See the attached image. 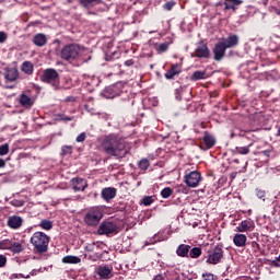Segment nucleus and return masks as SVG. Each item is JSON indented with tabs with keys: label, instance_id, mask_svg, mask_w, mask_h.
<instances>
[{
	"label": "nucleus",
	"instance_id": "nucleus-1",
	"mask_svg": "<svg viewBox=\"0 0 280 280\" xmlns=\"http://www.w3.org/2000/svg\"><path fill=\"white\" fill-rule=\"evenodd\" d=\"M102 148L109 156H126V144L117 136L105 137Z\"/></svg>",
	"mask_w": 280,
	"mask_h": 280
},
{
	"label": "nucleus",
	"instance_id": "nucleus-2",
	"mask_svg": "<svg viewBox=\"0 0 280 280\" xmlns=\"http://www.w3.org/2000/svg\"><path fill=\"white\" fill-rule=\"evenodd\" d=\"M31 244H33L37 253H47L49 236L43 232H35L31 237Z\"/></svg>",
	"mask_w": 280,
	"mask_h": 280
},
{
	"label": "nucleus",
	"instance_id": "nucleus-3",
	"mask_svg": "<svg viewBox=\"0 0 280 280\" xmlns=\"http://www.w3.org/2000/svg\"><path fill=\"white\" fill-rule=\"evenodd\" d=\"M82 51H83L82 46L78 44L66 45L61 49V58L62 60H78Z\"/></svg>",
	"mask_w": 280,
	"mask_h": 280
},
{
	"label": "nucleus",
	"instance_id": "nucleus-4",
	"mask_svg": "<svg viewBox=\"0 0 280 280\" xmlns=\"http://www.w3.org/2000/svg\"><path fill=\"white\" fill-rule=\"evenodd\" d=\"M103 217L104 213L102 212V209H100L98 207H94L91 208L85 214L84 222L89 226H97Z\"/></svg>",
	"mask_w": 280,
	"mask_h": 280
},
{
	"label": "nucleus",
	"instance_id": "nucleus-5",
	"mask_svg": "<svg viewBox=\"0 0 280 280\" xmlns=\"http://www.w3.org/2000/svg\"><path fill=\"white\" fill-rule=\"evenodd\" d=\"M42 81L46 82L47 84H52L55 89H58V84H60L58 71L55 69H46L42 75Z\"/></svg>",
	"mask_w": 280,
	"mask_h": 280
},
{
	"label": "nucleus",
	"instance_id": "nucleus-6",
	"mask_svg": "<svg viewBox=\"0 0 280 280\" xmlns=\"http://www.w3.org/2000/svg\"><path fill=\"white\" fill-rule=\"evenodd\" d=\"M202 180V175L198 171H191L189 174L185 175V183L187 187H191L192 189L200 185Z\"/></svg>",
	"mask_w": 280,
	"mask_h": 280
},
{
	"label": "nucleus",
	"instance_id": "nucleus-7",
	"mask_svg": "<svg viewBox=\"0 0 280 280\" xmlns=\"http://www.w3.org/2000/svg\"><path fill=\"white\" fill-rule=\"evenodd\" d=\"M222 257H224V252L221 249V247L217 246L208 252V258L206 261L207 264H212L215 266L217 264H220Z\"/></svg>",
	"mask_w": 280,
	"mask_h": 280
},
{
	"label": "nucleus",
	"instance_id": "nucleus-8",
	"mask_svg": "<svg viewBox=\"0 0 280 280\" xmlns=\"http://www.w3.org/2000/svg\"><path fill=\"white\" fill-rule=\"evenodd\" d=\"M110 233H117V224L103 222L98 228V235H110Z\"/></svg>",
	"mask_w": 280,
	"mask_h": 280
},
{
	"label": "nucleus",
	"instance_id": "nucleus-9",
	"mask_svg": "<svg viewBox=\"0 0 280 280\" xmlns=\"http://www.w3.org/2000/svg\"><path fill=\"white\" fill-rule=\"evenodd\" d=\"M238 233H248V231H255V222L250 219L242 221L238 226H236Z\"/></svg>",
	"mask_w": 280,
	"mask_h": 280
},
{
	"label": "nucleus",
	"instance_id": "nucleus-10",
	"mask_svg": "<svg viewBox=\"0 0 280 280\" xmlns=\"http://www.w3.org/2000/svg\"><path fill=\"white\" fill-rule=\"evenodd\" d=\"M182 71L183 67L178 63H174L171 66V69L166 71L164 77L166 78V80H174V77L180 75Z\"/></svg>",
	"mask_w": 280,
	"mask_h": 280
},
{
	"label": "nucleus",
	"instance_id": "nucleus-11",
	"mask_svg": "<svg viewBox=\"0 0 280 280\" xmlns=\"http://www.w3.org/2000/svg\"><path fill=\"white\" fill-rule=\"evenodd\" d=\"M7 224L10 229H21V226H23V218L19 215H11L8 218Z\"/></svg>",
	"mask_w": 280,
	"mask_h": 280
},
{
	"label": "nucleus",
	"instance_id": "nucleus-12",
	"mask_svg": "<svg viewBox=\"0 0 280 280\" xmlns=\"http://www.w3.org/2000/svg\"><path fill=\"white\" fill-rule=\"evenodd\" d=\"M213 54L214 60H222L224 58V54H226V47L224 46V44H222V42L218 43L214 46Z\"/></svg>",
	"mask_w": 280,
	"mask_h": 280
},
{
	"label": "nucleus",
	"instance_id": "nucleus-13",
	"mask_svg": "<svg viewBox=\"0 0 280 280\" xmlns=\"http://www.w3.org/2000/svg\"><path fill=\"white\" fill-rule=\"evenodd\" d=\"M72 189L75 191H84L89 186L86 182L82 178H72L71 179Z\"/></svg>",
	"mask_w": 280,
	"mask_h": 280
},
{
	"label": "nucleus",
	"instance_id": "nucleus-14",
	"mask_svg": "<svg viewBox=\"0 0 280 280\" xmlns=\"http://www.w3.org/2000/svg\"><path fill=\"white\" fill-rule=\"evenodd\" d=\"M195 54L197 58H209V47L201 43L197 46Z\"/></svg>",
	"mask_w": 280,
	"mask_h": 280
},
{
	"label": "nucleus",
	"instance_id": "nucleus-15",
	"mask_svg": "<svg viewBox=\"0 0 280 280\" xmlns=\"http://www.w3.org/2000/svg\"><path fill=\"white\" fill-rule=\"evenodd\" d=\"M113 272V267L110 266H100L97 268V275L101 279H110V275Z\"/></svg>",
	"mask_w": 280,
	"mask_h": 280
},
{
	"label": "nucleus",
	"instance_id": "nucleus-16",
	"mask_svg": "<svg viewBox=\"0 0 280 280\" xmlns=\"http://www.w3.org/2000/svg\"><path fill=\"white\" fill-rule=\"evenodd\" d=\"M221 43L224 44L225 49H231V47H235L240 43V38L237 35H231L229 38H224Z\"/></svg>",
	"mask_w": 280,
	"mask_h": 280
},
{
	"label": "nucleus",
	"instance_id": "nucleus-17",
	"mask_svg": "<svg viewBox=\"0 0 280 280\" xmlns=\"http://www.w3.org/2000/svg\"><path fill=\"white\" fill-rule=\"evenodd\" d=\"M103 95L106 100H113L119 95V91H117V86L110 85L104 90Z\"/></svg>",
	"mask_w": 280,
	"mask_h": 280
},
{
	"label": "nucleus",
	"instance_id": "nucleus-18",
	"mask_svg": "<svg viewBox=\"0 0 280 280\" xmlns=\"http://www.w3.org/2000/svg\"><path fill=\"white\" fill-rule=\"evenodd\" d=\"M4 78L8 82H14L19 78V70L15 68L7 69Z\"/></svg>",
	"mask_w": 280,
	"mask_h": 280
},
{
	"label": "nucleus",
	"instance_id": "nucleus-19",
	"mask_svg": "<svg viewBox=\"0 0 280 280\" xmlns=\"http://www.w3.org/2000/svg\"><path fill=\"white\" fill-rule=\"evenodd\" d=\"M33 43L36 47H45V45H47V36L43 33H38L34 36Z\"/></svg>",
	"mask_w": 280,
	"mask_h": 280
},
{
	"label": "nucleus",
	"instance_id": "nucleus-20",
	"mask_svg": "<svg viewBox=\"0 0 280 280\" xmlns=\"http://www.w3.org/2000/svg\"><path fill=\"white\" fill-rule=\"evenodd\" d=\"M115 196H117V189L115 188H104L102 190V198L104 200H113V198H115Z\"/></svg>",
	"mask_w": 280,
	"mask_h": 280
},
{
	"label": "nucleus",
	"instance_id": "nucleus-21",
	"mask_svg": "<svg viewBox=\"0 0 280 280\" xmlns=\"http://www.w3.org/2000/svg\"><path fill=\"white\" fill-rule=\"evenodd\" d=\"M191 248V246L186 245V244H180L177 249L176 253L178 255V257H189V249Z\"/></svg>",
	"mask_w": 280,
	"mask_h": 280
},
{
	"label": "nucleus",
	"instance_id": "nucleus-22",
	"mask_svg": "<svg viewBox=\"0 0 280 280\" xmlns=\"http://www.w3.org/2000/svg\"><path fill=\"white\" fill-rule=\"evenodd\" d=\"M247 237L245 234H236L233 238V242L235 244V246L242 247V246H246V242H247Z\"/></svg>",
	"mask_w": 280,
	"mask_h": 280
},
{
	"label": "nucleus",
	"instance_id": "nucleus-23",
	"mask_svg": "<svg viewBox=\"0 0 280 280\" xmlns=\"http://www.w3.org/2000/svg\"><path fill=\"white\" fill-rule=\"evenodd\" d=\"M209 75H207V71H195L190 77L192 82H197V80H207Z\"/></svg>",
	"mask_w": 280,
	"mask_h": 280
},
{
	"label": "nucleus",
	"instance_id": "nucleus-24",
	"mask_svg": "<svg viewBox=\"0 0 280 280\" xmlns=\"http://www.w3.org/2000/svg\"><path fill=\"white\" fill-rule=\"evenodd\" d=\"M22 71L27 73V75H31V73H34V65H32L30 61H24L22 63Z\"/></svg>",
	"mask_w": 280,
	"mask_h": 280
},
{
	"label": "nucleus",
	"instance_id": "nucleus-25",
	"mask_svg": "<svg viewBox=\"0 0 280 280\" xmlns=\"http://www.w3.org/2000/svg\"><path fill=\"white\" fill-rule=\"evenodd\" d=\"M202 255V249L200 247H194L188 252V257L191 259H198Z\"/></svg>",
	"mask_w": 280,
	"mask_h": 280
},
{
	"label": "nucleus",
	"instance_id": "nucleus-26",
	"mask_svg": "<svg viewBox=\"0 0 280 280\" xmlns=\"http://www.w3.org/2000/svg\"><path fill=\"white\" fill-rule=\"evenodd\" d=\"M203 142L207 145V148H213L215 145V138L213 136L206 133L203 137Z\"/></svg>",
	"mask_w": 280,
	"mask_h": 280
},
{
	"label": "nucleus",
	"instance_id": "nucleus-27",
	"mask_svg": "<svg viewBox=\"0 0 280 280\" xmlns=\"http://www.w3.org/2000/svg\"><path fill=\"white\" fill-rule=\"evenodd\" d=\"M79 3L83 8H93L95 3H102V0H79Z\"/></svg>",
	"mask_w": 280,
	"mask_h": 280
},
{
	"label": "nucleus",
	"instance_id": "nucleus-28",
	"mask_svg": "<svg viewBox=\"0 0 280 280\" xmlns=\"http://www.w3.org/2000/svg\"><path fill=\"white\" fill-rule=\"evenodd\" d=\"M20 104L22 106H26V108H30V106H32L34 103L32 102V98H30V96L22 94L20 97Z\"/></svg>",
	"mask_w": 280,
	"mask_h": 280
},
{
	"label": "nucleus",
	"instance_id": "nucleus-29",
	"mask_svg": "<svg viewBox=\"0 0 280 280\" xmlns=\"http://www.w3.org/2000/svg\"><path fill=\"white\" fill-rule=\"evenodd\" d=\"M82 261L78 256H66L62 258L63 264H80Z\"/></svg>",
	"mask_w": 280,
	"mask_h": 280
},
{
	"label": "nucleus",
	"instance_id": "nucleus-30",
	"mask_svg": "<svg viewBox=\"0 0 280 280\" xmlns=\"http://www.w3.org/2000/svg\"><path fill=\"white\" fill-rule=\"evenodd\" d=\"M40 229H44V231H51L54 228V223L49 220H42L39 223Z\"/></svg>",
	"mask_w": 280,
	"mask_h": 280
},
{
	"label": "nucleus",
	"instance_id": "nucleus-31",
	"mask_svg": "<svg viewBox=\"0 0 280 280\" xmlns=\"http://www.w3.org/2000/svg\"><path fill=\"white\" fill-rule=\"evenodd\" d=\"M12 253H21L23 250V245L20 242L11 241V249Z\"/></svg>",
	"mask_w": 280,
	"mask_h": 280
},
{
	"label": "nucleus",
	"instance_id": "nucleus-32",
	"mask_svg": "<svg viewBox=\"0 0 280 280\" xmlns=\"http://www.w3.org/2000/svg\"><path fill=\"white\" fill-rule=\"evenodd\" d=\"M12 246V241L3 240L0 242V250H10Z\"/></svg>",
	"mask_w": 280,
	"mask_h": 280
},
{
	"label": "nucleus",
	"instance_id": "nucleus-33",
	"mask_svg": "<svg viewBox=\"0 0 280 280\" xmlns=\"http://www.w3.org/2000/svg\"><path fill=\"white\" fill-rule=\"evenodd\" d=\"M172 194H174V190L170 187H166V188L162 189V191H161L162 198H170V196H172Z\"/></svg>",
	"mask_w": 280,
	"mask_h": 280
},
{
	"label": "nucleus",
	"instance_id": "nucleus-34",
	"mask_svg": "<svg viewBox=\"0 0 280 280\" xmlns=\"http://www.w3.org/2000/svg\"><path fill=\"white\" fill-rule=\"evenodd\" d=\"M10 152V145L8 143L0 145V156H5Z\"/></svg>",
	"mask_w": 280,
	"mask_h": 280
},
{
	"label": "nucleus",
	"instance_id": "nucleus-35",
	"mask_svg": "<svg viewBox=\"0 0 280 280\" xmlns=\"http://www.w3.org/2000/svg\"><path fill=\"white\" fill-rule=\"evenodd\" d=\"M139 167L140 170H148V167H150V161H148V159H142L139 162Z\"/></svg>",
	"mask_w": 280,
	"mask_h": 280
},
{
	"label": "nucleus",
	"instance_id": "nucleus-36",
	"mask_svg": "<svg viewBox=\"0 0 280 280\" xmlns=\"http://www.w3.org/2000/svg\"><path fill=\"white\" fill-rule=\"evenodd\" d=\"M236 152L238 154H248V152H250V149H248V147H238L236 148Z\"/></svg>",
	"mask_w": 280,
	"mask_h": 280
},
{
	"label": "nucleus",
	"instance_id": "nucleus-37",
	"mask_svg": "<svg viewBox=\"0 0 280 280\" xmlns=\"http://www.w3.org/2000/svg\"><path fill=\"white\" fill-rule=\"evenodd\" d=\"M154 202V199L152 197H144L142 199V205H144V207H150V205H152Z\"/></svg>",
	"mask_w": 280,
	"mask_h": 280
},
{
	"label": "nucleus",
	"instance_id": "nucleus-38",
	"mask_svg": "<svg viewBox=\"0 0 280 280\" xmlns=\"http://www.w3.org/2000/svg\"><path fill=\"white\" fill-rule=\"evenodd\" d=\"M11 205L13 207H23L25 205V201L24 200L14 199V200L11 201Z\"/></svg>",
	"mask_w": 280,
	"mask_h": 280
},
{
	"label": "nucleus",
	"instance_id": "nucleus-39",
	"mask_svg": "<svg viewBox=\"0 0 280 280\" xmlns=\"http://www.w3.org/2000/svg\"><path fill=\"white\" fill-rule=\"evenodd\" d=\"M225 10H233L235 12V10H237V5H235L234 3L231 4V2H229V0L225 2Z\"/></svg>",
	"mask_w": 280,
	"mask_h": 280
},
{
	"label": "nucleus",
	"instance_id": "nucleus-40",
	"mask_svg": "<svg viewBox=\"0 0 280 280\" xmlns=\"http://www.w3.org/2000/svg\"><path fill=\"white\" fill-rule=\"evenodd\" d=\"M256 196H257V198L264 199V198H266V191L257 188Z\"/></svg>",
	"mask_w": 280,
	"mask_h": 280
},
{
	"label": "nucleus",
	"instance_id": "nucleus-41",
	"mask_svg": "<svg viewBox=\"0 0 280 280\" xmlns=\"http://www.w3.org/2000/svg\"><path fill=\"white\" fill-rule=\"evenodd\" d=\"M174 5H176V2H174V1L166 2V3L164 4V10L170 11V10H172V9L174 8Z\"/></svg>",
	"mask_w": 280,
	"mask_h": 280
},
{
	"label": "nucleus",
	"instance_id": "nucleus-42",
	"mask_svg": "<svg viewBox=\"0 0 280 280\" xmlns=\"http://www.w3.org/2000/svg\"><path fill=\"white\" fill-rule=\"evenodd\" d=\"M85 139H86V133L82 132V133H80V135L77 137V142H78V143H82V142L85 141Z\"/></svg>",
	"mask_w": 280,
	"mask_h": 280
},
{
	"label": "nucleus",
	"instance_id": "nucleus-43",
	"mask_svg": "<svg viewBox=\"0 0 280 280\" xmlns=\"http://www.w3.org/2000/svg\"><path fill=\"white\" fill-rule=\"evenodd\" d=\"M8 262V258H5L4 255H0V268H3L5 264Z\"/></svg>",
	"mask_w": 280,
	"mask_h": 280
},
{
	"label": "nucleus",
	"instance_id": "nucleus-44",
	"mask_svg": "<svg viewBox=\"0 0 280 280\" xmlns=\"http://www.w3.org/2000/svg\"><path fill=\"white\" fill-rule=\"evenodd\" d=\"M8 40V34L5 32H0V43H5Z\"/></svg>",
	"mask_w": 280,
	"mask_h": 280
},
{
	"label": "nucleus",
	"instance_id": "nucleus-45",
	"mask_svg": "<svg viewBox=\"0 0 280 280\" xmlns=\"http://www.w3.org/2000/svg\"><path fill=\"white\" fill-rule=\"evenodd\" d=\"M229 3H233L234 5H242L244 3L243 0H228Z\"/></svg>",
	"mask_w": 280,
	"mask_h": 280
},
{
	"label": "nucleus",
	"instance_id": "nucleus-46",
	"mask_svg": "<svg viewBox=\"0 0 280 280\" xmlns=\"http://www.w3.org/2000/svg\"><path fill=\"white\" fill-rule=\"evenodd\" d=\"M168 47H170V45H167V44H161L159 46V51H167Z\"/></svg>",
	"mask_w": 280,
	"mask_h": 280
},
{
	"label": "nucleus",
	"instance_id": "nucleus-47",
	"mask_svg": "<svg viewBox=\"0 0 280 280\" xmlns=\"http://www.w3.org/2000/svg\"><path fill=\"white\" fill-rule=\"evenodd\" d=\"M63 154H71V147H65L62 149Z\"/></svg>",
	"mask_w": 280,
	"mask_h": 280
},
{
	"label": "nucleus",
	"instance_id": "nucleus-48",
	"mask_svg": "<svg viewBox=\"0 0 280 280\" xmlns=\"http://www.w3.org/2000/svg\"><path fill=\"white\" fill-rule=\"evenodd\" d=\"M202 278H203L205 280H213V275H211V273H206V275L202 276Z\"/></svg>",
	"mask_w": 280,
	"mask_h": 280
},
{
	"label": "nucleus",
	"instance_id": "nucleus-49",
	"mask_svg": "<svg viewBox=\"0 0 280 280\" xmlns=\"http://www.w3.org/2000/svg\"><path fill=\"white\" fill-rule=\"evenodd\" d=\"M0 167H5V161L3 159H0Z\"/></svg>",
	"mask_w": 280,
	"mask_h": 280
},
{
	"label": "nucleus",
	"instance_id": "nucleus-50",
	"mask_svg": "<svg viewBox=\"0 0 280 280\" xmlns=\"http://www.w3.org/2000/svg\"><path fill=\"white\" fill-rule=\"evenodd\" d=\"M153 280H165L163 276H155Z\"/></svg>",
	"mask_w": 280,
	"mask_h": 280
},
{
	"label": "nucleus",
	"instance_id": "nucleus-51",
	"mask_svg": "<svg viewBox=\"0 0 280 280\" xmlns=\"http://www.w3.org/2000/svg\"><path fill=\"white\" fill-rule=\"evenodd\" d=\"M71 119H72L71 117H65L63 121H71Z\"/></svg>",
	"mask_w": 280,
	"mask_h": 280
},
{
	"label": "nucleus",
	"instance_id": "nucleus-52",
	"mask_svg": "<svg viewBox=\"0 0 280 280\" xmlns=\"http://www.w3.org/2000/svg\"><path fill=\"white\" fill-rule=\"evenodd\" d=\"M73 1H75V0H68V3H73Z\"/></svg>",
	"mask_w": 280,
	"mask_h": 280
},
{
	"label": "nucleus",
	"instance_id": "nucleus-53",
	"mask_svg": "<svg viewBox=\"0 0 280 280\" xmlns=\"http://www.w3.org/2000/svg\"><path fill=\"white\" fill-rule=\"evenodd\" d=\"M217 5H222V3L219 2V3H217Z\"/></svg>",
	"mask_w": 280,
	"mask_h": 280
},
{
	"label": "nucleus",
	"instance_id": "nucleus-54",
	"mask_svg": "<svg viewBox=\"0 0 280 280\" xmlns=\"http://www.w3.org/2000/svg\"><path fill=\"white\" fill-rule=\"evenodd\" d=\"M275 266H280L279 264L275 262Z\"/></svg>",
	"mask_w": 280,
	"mask_h": 280
},
{
	"label": "nucleus",
	"instance_id": "nucleus-55",
	"mask_svg": "<svg viewBox=\"0 0 280 280\" xmlns=\"http://www.w3.org/2000/svg\"><path fill=\"white\" fill-rule=\"evenodd\" d=\"M126 65H130V62L126 61Z\"/></svg>",
	"mask_w": 280,
	"mask_h": 280
},
{
	"label": "nucleus",
	"instance_id": "nucleus-56",
	"mask_svg": "<svg viewBox=\"0 0 280 280\" xmlns=\"http://www.w3.org/2000/svg\"><path fill=\"white\" fill-rule=\"evenodd\" d=\"M126 65H130V62L126 61Z\"/></svg>",
	"mask_w": 280,
	"mask_h": 280
},
{
	"label": "nucleus",
	"instance_id": "nucleus-57",
	"mask_svg": "<svg viewBox=\"0 0 280 280\" xmlns=\"http://www.w3.org/2000/svg\"><path fill=\"white\" fill-rule=\"evenodd\" d=\"M9 89H14V86H9Z\"/></svg>",
	"mask_w": 280,
	"mask_h": 280
},
{
	"label": "nucleus",
	"instance_id": "nucleus-58",
	"mask_svg": "<svg viewBox=\"0 0 280 280\" xmlns=\"http://www.w3.org/2000/svg\"><path fill=\"white\" fill-rule=\"evenodd\" d=\"M175 280H180V278H177V279H175Z\"/></svg>",
	"mask_w": 280,
	"mask_h": 280
},
{
	"label": "nucleus",
	"instance_id": "nucleus-59",
	"mask_svg": "<svg viewBox=\"0 0 280 280\" xmlns=\"http://www.w3.org/2000/svg\"><path fill=\"white\" fill-rule=\"evenodd\" d=\"M278 14H280V11L278 12Z\"/></svg>",
	"mask_w": 280,
	"mask_h": 280
}]
</instances>
